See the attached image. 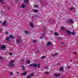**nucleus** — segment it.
Instances as JSON below:
<instances>
[{
    "mask_svg": "<svg viewBox=\"0 0 78 78\" xmlns=\"http://www.w3.org/2000/svg\"><path fill=\"white\" fill-rule=\"evenodd\" d=\"M14 60H11L10 62H9V66H12V67H14V65L12 64L13 63H14Z\"/></svg>",
    "mask_w": 78,
    "mask_h": 78,
    "instance_id": "f257e3e1",
    "label": "nucleus"
},
{
    "mask_svg": "<svg viewBox=\"0 0 78 78\" xmlns=\"http://www.w3.org/2000/svg\"><path fill=\"white\" fill-rule=\"evenodd\" d=\"M20 40H21L20 38L17 39H16V43L17 44H19V43H20Z\"/></svg>",
    "mask_w": 78,
    "mask_h": 78,
    "instance_id": "f03ea898",
    "label": "nucleus"
},
{
    "mask_svg": "<svg viewBox=\"0 0 78 78\" xmlns=\"http://www.w3.org/2000/svg\"><path fill=\"white\" fill-rule=\"evenodd\" d=\"M27 75V72H24L23 73L21 74V75L22 76H25V75Z\"/></svg>",
    "mask_w": 78,
    "mask_h": 78,
    "instance_id": "7ed1b4c3",
    "label": "nucleus"
},
{
    "mask_svg": "<svg viewBox=\"0 0 78 78\" xmlns=\"http://www.w3.org/2000/svg\"><path fill=\"white\" fill-rule=\"evenodd\" d=\"M54 75L55 76H56V77H58V76L61 75V74L58 73V74H56V73H55V74Z\"/></svg>",
    "mask_w": 78,
    "mask_h": 78,
    "instance_id": "20e7f679",
    "label": "nucleus"
},
{
    "mask_svg": "<svg viewBox=\"0 0 78 78\" xmlns=\"http://www.w3.org/2000/svg\"><path fill=\"white\" fill-rule=\"evenodd\" d=\"M1 49H5L6 48V46L5 45H2L1 47Z\"/></svg>",
    "mask_w": 78,
    "mask_h": 78,
    "instance_id": "39448f33",
    "label": "nucleus"
},
{
    "mask_svg": "<svg viewBox=\"0 0 78 78\" xmlns=\"http://www.w3.org/2000/svg\"><path fill=\"white\" fill-rule=\"evenodd\" d=\"M66 33L69 34V35H70V34H72V32H71L70 30H67Z\"/></svg>",
    "mask_w": 78,
    "mask_h": 78,
    "instance_id": "423d86ee",
    "label": "nucleus"
},
{
    "mask_svg": "<svg viewBox=\"0 0 78 78\" xmlns=\"http://www.w3.org/2000/svg\"><path fill=\"white\" fill-rule=\"evenodd\" d=\"M6 21H4L2 23V25H6Z\"/></svg>",
    "mask_w": 78,
    "mask_h": 78,
    "instance_id": "0eeeda50",
    "label": "nucleus"
},
{
    "mask_svg": "<svg viewBox=\"0 0 78 78\" xmlns=\"http://www.w3.org/2000/svg\"><path fill=\"white\" fill-rule=\"evenodd\" d=\"M69 22L70 23H73V21L72 20H70L69 21Z\"/></svg>",
    "mask_w": 78,
    "mask_h": 78,
    "instance_id": "6e6552de",
    "label": "nucleus"
},
{
    "mask_svg": "<svg viewBox=\"0 0 78 78\" xmlns=\"http://www.w3.org/2000/svg\"><path fill=\"white\" fill-rule=\"evenodd\" d=\"M9 37V38H10V39H13L14 38V37H13V35H10Z\"/></svg>",
    "mask_w": 78,
    "mask_h": 78,
    "instance_id": "1a4fd4ad",
    "label": "nucleus"
},
{
    "mask_svg": "<svg viewBox=\"0 0 78 78\" xmlns=\"http://www.w3.org/2000/svg\"><path fill=\"white\" fill-rule=\"evenodd\" d=\"M51 44V43L50 42H48L47 44V46H49Z\"/></svg>",
    "mask_w": 78,
    "mask_h": 78,
    "instance_id": "9d476101",
    "label": "nucleus"
},
{
    "mask_svg": "<svg viewBox=\"0 0 78 78\" xmlns=\"http://www.w3.org/2000/svg\"><path fill=\"white\" fill-rule=\"evenodd\" d=\"M30 25L31 27L32 28L34 27V25H33V23H30Z\"/></svg>",
    "mask_w": 78,
    "mask_h": 78,
    "instance_id": "9b49d317",
    "label": "nucleus"
},
{
    "mask_svg": "<svg viewBox=\"0 0 78 78\" xmlns=\"http://www.w3.org/2000/svg\"><path fill=\"white\" fill-rule=\"evenodd\" d=\"M37 65L36 64H34V68L37 67Z\"/></svg>",
    "mask_w": 78,
    "mask_h": 78,
    "instance_id": "f8f14e48",
    "label": "nucleus"
},
{
    "mask_svg": "<svg viewBox=\"0 0 78 78\" xmlns=\"http://www.w3.org/2000/svg\"><path fill=\"white\" fill-rule=\"evenodd\" d=\"M21 7H22L23 8H24L25 7V5L22 4L21 5Z\"/></svg>",
    "mask_w": 78,
    "mask_h": 78,
    "instance_id": "ddd939ff",
    "label": "nucleus"
},
{
    "mask_svg": "<svg viewBox=\"0 0 78 78\" xmlns=\"http://www.w3.org/2000/svg\"><path fill=\"white\" fill-rule=\"evenodd\" d=\"M61 30H66V29H65V28L63 27H61Z\"/></svg>",
    "mask_w": 78,
    "mask_h": 78,
    "instance_id": "4468645a",
    "label": "nucleus"
},
{
    "mask_svg": "<svg viewBox=\"0 0 78 78\" xmlns=\"http://www.w3.org/2000/svg\"><path fill=\"white\" fill-rule=\"evenodd\" d=\"M24 2L25 3H28V0H24Z\"/></svg>",
    "mask_w": 78,
    "mask_h": 78,
    "instance_id": "2eb2a0df",
    "label": "nucleus"
},
{
    "mask_svg": "<svg viewBox=\"0 0 78 78\" xmlns=\"http://www.w3.org/2000/svg\"><path fill=\"white\" fill-rule=\"evenodd\" d=\"M22 69L23 70H25V66H22Z\"/></svg>",
    "mask_w": 78,
    "mask_h": 78,
    "instance_id": "dca6fc26",
    "label": "nucleus"
},
{
    "mask_svg": "<svg viewBox=\"0 0 78 78\" xmlns=\"http://www.w3.org/2000/svg\"><path fill=\"white\" fill-rule=\"evenodd\" d=\"M25 33L26 34H28V31L27 30H25Z\"/></svg>",
    "mask_w": 78,
    "mask_h": 78,
    "instance_id": "f3484780",
    "label": "nucleus"
},
{
    "mask_svg": "<svg viewBox=\"0 0 78 78\" xmlns=\"http://www.w3.org/2000/svg\"><path fill=\"white\" fill-rule=\"evenodd\" d=\"M30 77H31V76H34V74L33 73H31L30 74Z\"/></svg>",
    "mask_w": 78,
    "mask_h": 78,
    "instance_id": "a211bd4d",
    "label": "nucleus"
},
{
    "mask_svg": "<svg viewBox=\"0 0 78 78\" xmlns=\"http://www.w3.org/2000/svg\"><path fill=\"white\" fill-rule=\"evenodd\" d=\"M63 70V68L62 67H60L59 69V71H61V70Z\"/></svg>",
    "mask_w": 78,
    "mask_h": 78,
    "instance_id": "6ab92c4d",
    "label": "nucleus"
},
{
    "mask_svg": "<svg viewBox=\"0 0 78 78\" xmlns=\"http://www.w3.org/2000/svg\"><path fill=\"white\" fill-rule=\"evenodd\" d=\"M34 11L35 12H38V10L37 9H34Z\"/></svg>",
    "mask_w": 78,
    "mask_h": 78,
    "instance_id": "aec40b11",
    "label": "nucleus"
},
{
    "mask_svg": "<svg viewBox=\"0 0 78 78\" xmlns=\"http://www.w3.org/2000/svg\"><path fill=\"white\" fill-rule=\"evenodd\" d=\"M9 74L10 75H12L14 74V73L12 72H10L9 73Z\"/></svg>",
    "mask_w": 78,
    "mask_h": 78,
    "instance_id": "412c9836",
    "label": "nucleus"
},
{
    "mask_svg": "<svg viewBox=\"0 0 78 78\" xmlns=\"http://www.w3.org/2000/svg\"><path fill=\"white\" fill-rule=\"evenodd\" d=\"M45 58V56H42L41 57V59H44Z\"/></svg>",
    "mask_w": 78,
    "mask_h": 78,
    "instance_id": "4be33fe9",
    "label": "nucleus"
},
{
    "mask_svg": "<svg viewBox=\"0 0 78 78\" xmlns=\"http://www.w3.org/2000/svg\"><path fill=\"white\" fill-rule=\"evenodd\" d=\"M40 64H39L38 65L37 69H39L40 68Z\"/></svg>",
    "mask_w": 78,
    "mask_h": 78,
    "instance_id": "5701e85b",
    "label": "nucleus"
},
{
    "mask_svg": "<svg viewBox=\"0 0 78 78\" xmlns=\"http://www.w3.org/2000/svg\"><path fill=\"white\" fill-rule=\"evenodd\" d=\"M27 63V64H30V61L29 60H27L26 61Z\"/></svg>",
    "mask_w": 78,
    "mask_h": 78,
    "instance_id": "b1692460",
    "label": "nucleus"
},
{
    "mask_svg": "<svg viewBox=\"0 0 78 78\" xmlns=\"http://www.w3.org/2000/svg\"><path fill=\"white\" fill-rule=\"evenodd\" d=\"M34 66V64H30V67H33V66Z\"/></svg>",
    "mask_w": 78,
    "mask_h": 78,
    "instance_id": "393cba45",
    "label": "nucleus"
},
{
    "mask_svg": "<svg viewBox=\"0 0 78 78\" xmlns=\"http://www.w3.org/2000/svg\"><path fill=\"white\" fill-rule=\"evenodd\" d=\"M55 36H58V34L57 33L55 32Z\"/></svg>",
    "mask_w": 78,
    "mask_h": 78,
    "instance_id": "a878e982",
    "label": "nucleus"
},
{
    "mask_svg": "<svg viewBox=\"0 0 78 78\" xmlns=\"http://www.w3.org/2000/svg\"><path fill=\"white\" fill-rule=\"evenodd\" d=\"M6 41H7V40H9V37H7L6 39Z\"/></svg>",
    "mask_w": 78,
    "mask_h": 78,
    "instance_id": "bb28decb",
    "label": "nucleus"
},
{
    "mask_svg": "<svg viewBox=\"0 0 78 78\" xmlns=\"http://www.w3.org/2000/svg\"><path fill=\"white\" fill-rule=\"evenodd\" d=\"M45 74H48L49 73L48 71H46L44 72Z\"/></svg>",
    "mask_w": 78,
    "mask_h": 78,
    "instance_id": "cd10ccee",
    "label": "nucleus"
},
{
    "mask_svg": "<svg viewBox=\"0 0 78 78\" xmlns=\"http://www.w3.org/2000/svg\"><path fill=\"white\" fill-rule=\"evenodd\" d=\"M9 55L12 56V52H10L9 53Z\"/></svg>",
    "mask_w": 78,
    "mask_h": 78,
    "instance_id": "c85d7f7f",
    "label": "nucleus"
},
{
    "mask_svg": "<svg viewBox=\"0 0 78 78\" xmlns=\"http://www.w3.org/2000/svg\"><path fill=\"white\" fill-rule=\"evenodd\" d=\"M73 7H72L70 8V9L71 11H72V10H73Z\"/></svg>",
    "mask_w": 78,
    "mask_h": 78,
    "instance_id": "c756f323",
    "label": "nucleus"
},
{
    "mask_svg": "<svg viewBox=\"0 0 78 78\" xmlns=\"http://www.w3.org/2000/svg\"><path fill=\"white\" fill-rule=\"evenodd\" d=\"M35 8H38V7H39V6L37 5H35Z\"/></svg>",
    "mask_w": 78,
    "mask_h": 78,
    "instance_id": "7c9ffc66",
    "label": "nucleus"
},
{
    "mask_svg": "<svg viewBox=\"0 0 78 78\" xmlns=\"http://www.w3.org/2000/svg\"><path fill=\"white\" fill-rule=\"evenodd\" d=\"M1 14H4V12H3V11L2 10H1Z\"/></svg>",
    "mask_w": 78,
    "mask_h": 78,
    "instance_id": "2f4dec72",
    "label": "nucleus"
},
{
    "mask_svg": "<svg viewBox=\"0 0 78 78\" xmlns=\"http://www.w3.org/2000/svg\"><path fill=\"white\" fill-rule=\"evenodd\" d=\"M0 2H2V4H3V3H4V2H3V0H0Z\"/></svg>",
    "mask_w": 78,
    "mask_h": 78,
    "instance_id": "473e14b6",
    "label": "nucleus"
},
{
    "mask_svg": "<svg viewBox=\"0 0 78 78\" xmlns=\"http://www.w3.org/2000/svg\"><path fill=\"white\" fill-rule=\"evenodd\" d=\"M71 34H73V35H75V33H74V32H71Z\"/></svg>",
    "mask_w": 78,
    "mask_h": 78,
    "instance_id": "72a5a7b5",
    "label": "nucleus"
},
{
    "mask_svg": "<svg viewBox=\"0 0 78 78\" xmlns=\"http://www.w3.org/2000/svg\"><path fill=\"white\" fill-rule=\"evenodd\" d=\"M31 78V77L30 76L26 77V78Z\"/></svg>",
    "mask_w": 78,
    "mask_h": 78,
    "instance_id": "f704fd0d",
    "label": "nucleus"
},
{
    "mask_svg": "<svg viewBox=\"0 0 78 78\" xmlns=\"http://www.w3.org/2000/svg\"><path fill=\"white\" fill-rule=\"evenodd\" d=\"M33 42H34V43L36 42V41L35 40H34Z\"/></svg>",
    "mask_w": 78,
    "mask_h": 78,
    "instance_id": "c9c22d12",
    "label": "nucleus"
},
{
    "mask_svg": "<svg viewBox=\"0 0 78 78\" xmlns=\"http://www.w3.org/2000/svg\"><path fill=\"white\" fill-rule=\"evenodd\" d=\"M54 55L55 56H56L57 55H58V54L57 53H55L54 54Z\"/></svg>",
    "mask_w": 78,
    "mask_h": 78,
    "instance_id": "e433bc0d",
    "label": "nucleus"
},
{
    "mask_svg": "<svg viewBox=\"0 0 78 78\" xmlns=\"http://www.w3.org/2000/svg\"><path fill=\"white\" fill-rule=\"evenodd\" d=\"M5 34H8V32L7 31L5 32Z\"/></svg>",
    "mask_w": 78,
    "mask_h": 78,
    "instance_id": "4c0bfd02",
    "label": "nucleus"
},
{
    "mask_svg": "<svg viewBox=\"0 0 78 78\" xmlns=\"http://www.w3.org/2000/svg\"><path fill=\"white\" fill-rule=\"evenodd\" d=\"M16 74H17V75H19V74H20V73H19V72H16Z\"/></svg>",
    "mask_w": 78,
    "mask_h": 78,
    "instance_id": "58836bf2",
    "label": "nucleus"
},
{
    "mask_svg": "<svg viewBox=\"0 0 78 78\" xmlns=\"http://www.w3.org/2000/svg\"><path fill=\"white\" fill-rule=\"evenodd\" d=\"M68 69H69V68H71V66H68Z\"/></svg>",
    "mask_w": 78,
    "mask_h": 78,
    "instance_id": "ea45409f",
    "label": "nucleus"
},
{
    "mask_svg": "<svg viewBox=\"0 0 78 78\" xmlns=\"http://www.w3.org/2000/svg\"><path fill=\"white\" fill-rule=\"evenodd\" d=\"M40 39H42L43 37H40Z\"/></svg>",
    "mask_w": 78,
    "mask_h": 78,
    "instance_id": "a19ab883",
    "label": "nucleus"
},
{
    "mask_svg": "<svg viewBox=\"0 0 78 78\" xmlns=\"http://www.w3.org/2000/svg\"><path fill=\"white\" fill-rule=\"evenodd\" d=\"M44 34H43L42 35V36H44Z\"/></svg>",
    "mask_w": 78,
    "mask_h": 78,
    "instance_id": "79ce46f5",
    "label": "nucleus"
},
{
    "mask_svg": "<svg viewBox=\"0 0 78 78\" xmlns=\"http://www.w3.org/2000/svg\"><path fill=\"white\" fill-rule=\"evenodd\" d=\"M39 52V50H38L37 51L35 52V53H38Z\"/></svg>",
    "mask_w": 78,
    "mask_h": 78,
    "instance_id": "37998d69",
    "label": "nucleus"
},
{
    "mask_svg": "<svg viewBox=\"0 0 78 78\" xmlns=\"http://www.w3.org/2000/svg\"><path fill=\"white\" fill-rule=\"evenodd\" d=\"M52 56L53 57L55 56L54 54V55H52Z\"/></svg>",
    "mask_w": 78,
    "mask_h": 78,
    "instance_id": "c03bdc74",
    "label": "nucleus"
},
{
    "mask_svg": "<svg viewBox=\"0 0 78 78\" xmlns=\"http://www.w3.org/2000/svg\"><path fill=\"white\" fill-rule=\"evenodd\" d=\"M73 53L74 55H75V54H76V52H74Z\"/></svg>",
    "mask_w": 78,
    "mask_h": 78,
    "instance_id": "a18cd8bd",
    "label": "nucleus"
},
{
    "mask_svg": "<svg viewBox=\"0 0 78 78\" xmlns=\"http://www.w3.org/2000/svg\"><path fill=\"white\" fill-rule=\"evenodd\" d=\"M44 30H45L46 29V28L44 27Z\"/></svg>",
    "mask_w": 78,
    "mask_h": 78,
    "instance_id": "49530a36",
    "label": "nucleus"
},
{
    "mask_svg": "<svg viewBox=\"0 0 78 78\" xmlns=\"http://www.w3.org/2000/svg\"><path fill=\"white\" fill-rule=\"evenodd\" d=\"M0 59H2V58L0 56Z\"/></svg>",
    "mask_w": 78,
    "mask_h": 78,
    "instance_id": "de8ad7c7",
    "label": "nucleus"
},
{
    "mask_svg": "<svg viewBox=\"0 0 78 78\" xmlns=\"http://www.w3.org/2000/svg\"><path fill=\"white\" fill-rule=\"evenodd\" d=\"M61 44H64V43L63 42H61Z\"/></svg>",
    "mask_w": 78,
    "mask_h": 78,
    "instance_id": "09e8293b",
    "label": "nucleus"
},
{
    "mask_svg": "<svg viewBox=\"0 0 78 78\" xmlns=\"http://www.w3.org/2000/svg\"><path fill=\"white\" fill-rule=\"evenodd\" d=\"M15 2H17V1H18V0H15Z\"/></svg>",
    "mask_w": 78,
    "mask_h": 78,
    "instance_id": "8fccbe9b",
    "label": "nucleus"
},
{
    "mask_svg": "<svg viewBox=\"0 0 78 78\" xmlns=\"http://www.w3.org/2000/svg\"><path fill=\"white\" fill-rule=\"evenodd\" d=\"M70 62H72V60H70Z\"/></svg>",
    "mask_w": 78,
    "mask_h": 78,
    "instance_id": "3c124183",
    "label": "nucleus"
},
{
    "mask_svg": "<svg viewBox=\"0 0 78 78\" xmlns=\"http://www.w3.org/2000/svg\"><path fill=\"white\" fill-rule=\"evenodd\" d=\"M57 65H59V63H58L57 64Z\"/></svg>",
    "mask_w": 78,
    "mask_h": 78,
    "instance_id": "603ef678",
    "label": "nucleus"
},
{
    "mask_svg": "<svg viewBox=\"0 0 78 78\" xmlns=\"http://www.w3.org/2000/svg\"><path fill=\"white\" fill-rule=\"evenodd\" d=\"M45 69H47V67H45Z\"/></svg>",
    "mask_w": 78,
    "mask_h": 78,
    "instance_id": "864d4df0",
    "label": "nucleus"
},
{
    "mask_svg": "<svg viewBox=\"0 0 78 78\" xmlns=\"http://www.w3.org/2000/svg\"><path fill=\"white\" fill-rule=\"evenodd\" d=\"M2 23V21H0V23Z\"/></svg>",
    "mask_w": 78,
    "mask_h": 78,
    "instance_id": "5fc2aeb1",
    "label": "nucleus"
},
{
    "mask_svg": "<svg viewBox=\"0 0 78 78\" xmlns=\"http://www.w3.org/2000/svg\"><path fill=\"white\" fill-rule=\"evenodd\" d=\"M4 7H6V6L4 5Z\"/></svg>",
    "mask_w": 78,
    "mask_h": 78,
    "instance_id": "6e6d98bb",
    "label": "nucleus"
},
{
    "mask_svg": "<svg viewBox=\"0 0 78 78\" xmlns=\"http://www.w3.org/2000/svg\"><path fill=\"white\" fill-rule=\"evenodd\" d=\"M8 9H9V8H8Z\"/></svg>",
    "mask_w": 78,
    "mask_h": 78,
    "instance_id": "4d7b16f0",
    "label": "nucleus"
},
{
    "mask_svg": "<svg viewBox=\"0 0 78 78\" xmlns=\"http://www.w3.org/2000/svg\"><path fill=\"white\" fill-rule=\"evenodd\" d=\"M1 29L0 28V31H1Z\"/></svg>",
    "mask_w": 78,
    "mask_h": 78,
    "instance_id": "13d9d810",
    "label": "nucleus"
},
{
    "mask_svg": "<svg viewBox=\"0 0 78 78\" xmlns=\"http://www.w3.org/2000/svg\"><path fill=\"white\" fill-rule=\"evenodd\" d=\"M61 78H63V77H61Z\"/></svg>",
    "mask_w": 78,
    "mask_h": 78,
    "instance_id": "bf43d9fd",
    "label": "nucleus"
}]
</instances>
